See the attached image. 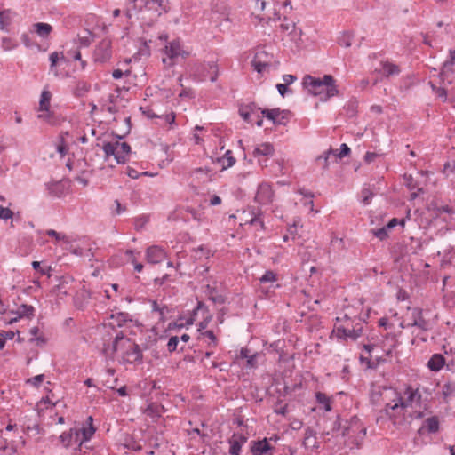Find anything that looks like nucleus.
Instances as JSON below:
<instances>
[{
    "label": "nucleus",
    "mask_w": 455,
    "mask_h": 455,
    "mask_svg": "<svg viewBox=\"0 0 455 455\" xmlns=\"http://www.w3.org/2000/svg\"><path fill=\"white\" fill-rule=\"evenodd\" d=\"M250 219L244 218V224L255 225L259 224L261 229H265L264 221L259 218L260 212L259 211L255 212V210H251L249 212Z\"/></svg>",
    "instance_id": "obj_28"
},
{
    "label": "nucleus",
    "mask_w": 455,
    "mask_h": 455,
    "mask_svg": "<svg viewBox=\"0 0 455 455\" xmlns=\"http://www.w3.org/2000/svg\"><path fill=\"white\" fill-rule=\"evenodd\" d=\"M362 335V325L357 323L356 327L349 328L339 327L337 328V336L344 339H350L352 340L357 339Z\"/></svg>",
    "instance_id": "obj_14"
},
{
    "label": "nucleus",
    "mask_w": 455,
    "mask_h": 455,
    "mask_svg": "<svg viewBox=\"0 0 455 455\" xmlns=\"http://www.w3.org/2000/svg\"><path fill=\"white\" fill-rule=\"evenodd\" d=\"M116 382H117L116 378H111V377L105 376L104 385L107 387L111 388V389L115 388Z\"/></svg>",
    "instance_id": "obj_52"
},
{
    "label": "nucleus",
    "mask_w": 455,
    "mask_h": 455,
    "mask_svg": "<svg viewBox=\"0 0 455 455\" xmlns=\"http://www.w3.org/2000/svg\"><path fill=\"white\" fill-rule=\"evenodd\" d=\"M46 234L49 236L55 238L56 241H62L65 243H70V239L65 234L59 233V232H57V231H55L53 229L47 230Z\"/></svg>",
    "instance_id": "obj_37"
},
{
    "label": "nucleus",
    "mask_w": 455,
    "mask_h": 455,
    "mask_svg": "<svg viewBox=\"0 0 455 455\" xmlns=\"http://www.w3.org/2000/svg\"><path fill=\"white\" fill-rule=\"evenodd\" d=\"M93 419L89 416L86 419L88 427L81 428H70L68 432L60 435V440L65 448H68L74 444L81 446L83 443L91 439L95 433V427L92 426Z\"/></svg>",
    "instance_id": "obj_3"
},
{
    "label": "nucleus",
    "mask_w": 455,
    "mask_h": 455,
    "mask_svg": "<svg viewBox=\"0 0 455 455\" xmlns=\"http://www.w3.org/2000/svg\"><path fill=\"white\" fill-rule=\"evenodd\" d=\"M445 363V359L441 354H435L431 356L427 363V366L431 371H438Z\"/></svg>",
    "instance_id": "obj_22"
},
{
    "label": "nucleus",
    "mask_w": 455,
    "mask_h": 455,
    "mask_svg": "<svg viewBox=\"0 0 455 455\" xmlns=\"http://www.w3.org/2000/svg\"><path fill=\"white\" fill-rule=\"evenodd\" d=\"M455 392V383H446L443 387V394L445 397L452 395Z\"/></svg>",
    "instance_id": "obj_48"
},
{
    "label": "nucleus",
    "mask_w": 455,
    "mask_h": 455,
    "mask_svg": "<svg viewBox=\"0 0 455 455\" xmlns=\"http://www.w3.org/2000/svg\"><path fill=\"white\" fill-rule=\"evenodd\" d=\"M436 212L437 214H440L442 212H445V213H453L454 211L451 207L448 206V205H443V206H440L436 209Z\"/></svg>",
    "instance_id": "obj_58"
},
{
    "label": "nucleus",
    "mask_w": 455,
    "mask_h": 455,
    "mask_svg": "<svg viewBox=\"0 0 455 455\" xmlns=\"http://www.w3.org/2000/svg\"><path fill=\"white\" fill-rule=\"evenodd\" d=\"M404 395L406 397L403 398V403L407 410L408 408L420 409L422 407L421 395L418 389H413L412 387H409L405 389ZM414 412L417 413L416 418L419 419L423 417L422 412L417 410H415Z\"/></svg>",
    "instance_id": "obj_8"
},
{
    "label": "nucleus",
    "mask_w": 455,
    "mask_h": 455,
    "mask_svg": "<svg viewBox=\"0 0 455 455\" xmlns=\"http://www.w3.org/2000/svg\"><path fill=\"white\" fill-rule=\"evenodd\" d=\"M283 80L284 82V84L288 85L295 82L297 80V77L293 75H283Z\"/></svg>",
    "instance_id": "obj_59"
},
{
    "label": "nucleus",
    "mask_w": 455,
    "mask_h": 455,
    "mask_svg": "<svg viewBox=\"0 0 455 455\" xmlns=\"http://www.w3.org/2000/svg\"><path fill=\"white\" fill-rule=\"evenodd\" d=\"M203 70L205 74H203L204 78L209 76L211 82H215L219 76L218 65L214 61H210L203 65Z\"/></svg>",
    "instance_id": "obj_18"
},
{
    "label": "nucleus",
    "mask_w": 455,
    "mask_h": 455,
    "mask_svg": "<svg viewBox=\"0 0 455 455\" xmlns=\"http://www.w3.org/2000/svg\"><path fill=\"white\" fill-rule=\"evenodd\" d=\"M383 411L395 425H401L405 422L407 409L403 403L401 395L392 387H385L383 393Z\"/></svg>",
    "instance_id": "obj_2"
},
{
    "label": "nucleus",
    "mask_w": 455,
    "mask_h": 455,
    "mask_svg": "<svg viewBox=\"0 0 455 455\" xmlns=\"http://www.w3.org/2000/svg\"><path fill=\"white\" fill-rule=\"evenodd\" d=\"M251 65L259 74L276 69L279 61L274 60V56L264 49L257 51L251 61Z\"/></svg>",
    "instance_id": "obj_5"
},
{
    "label": "nucleus",
    "mask_w": 455,
    "mask_h": 455,
    "mask_svg": "<svg viewBox=\"0 0 455 455\" xmlns=\"http://www.w3.org/2000/svg\"><path fill=\"white\" fill-rule=\"evenodd\" d=\"M13 212L9 208L0 206V219L8 220L12 218Z\"/></svg>",
    "instance_id": "obj_51"
},
{
    "label": "nucleus",
    "mask_w": 455,
    "mask_h": 455,
    "mask_svg": "<svg viewBox=\"0 0 455 455\" xmlns=\"http://www.w3.org/2000/svg\"><path fill=\"white\" fill-rule=\"evenodd\" d=\"M200 337H207L211 340V345L212 347L217 346V338L212 331H206L204 332H201Z\"/></svg>",
    "instance_id": "obj_49"
},
{
    "label": "nucleus",
    "mask_w": 455,
    "mask_h": 455,
    "mask_svg": "<svg viewBox=\"0 0 455 455\" xmlns=\"http://www.w3.org/2000/svg\"><path fill=\"white\" fill-rule=\"evenodd\" d=\"M17 44L10 37H4L2 39V47L4 51H10L14 49Z\"/></svg>",
    "instance_id": "obj_44"
},
{
    "label": "nucleus",
    "mask_w": 455,
    "mask_h": 455,
    "mask_svg": "<svg viewBox=\"0 0 455 455\" xmlns=\"http://www.w3.org/2000/svg\"><path fill=\"white\" fill-rule=\"evenodd\" d=\"M272 447L268 443L267 438H264L261 441H258L254 443V445L251 448L252 453L254 455H262L270 451Z\"/></svg>",
    "instance_id": "obj_23"
},
{
    "label": "nucleus",
    "mask_w": 455,
    "mask_h": 455,
    "mask_svg": "<svg viewBox=\"0 0 455 455\" xmlns=\"http://www.w3.org/2000/svg\"><path fill=\"white\" fill-rule=\"evenodd\" d=\"M15 334L12 331H0V337L6 342L7 339L11 340L14 338Z\"/></svg>",
    "instance_id": "obj_54"
},
{
    "label": "nucleus",
    "mask_w": 455,
    "mask_h": 455,
    "mask_svg": "<svg viewBox=\"0 0 455 455\" xmlns=\"http://www.w3.org/2000/svg\"><path fill=\"white\" fill-rule=\"evenodd\" d=\"M189 177L190 185L196 192L200 184H205L212 180L208 168H196L190 172Z\"/></svg>",
    "instance_id": "obj_11"
},
{
    "label": "nucleus",
    "mask_w": 455,
    "mask_h": 455,
    "mask_svg": "<svg viewBox=\"0 0 455 455\" xmlns=\"http://www.w3.org/2000/svg\"><path fill=\"white\" fill-rule=\"evenodd\" d=\"M352 37L353 35L351 33H345L340 39V44L345 47H349L352 44Z\"/></svg>",
    "instance_id": "obj_50"
},
{
    "label": "nucleus",
    "mask_w": 455,
    "mask_h": 455,
    "mask_svg": "<svg viewBox=\"0 0 455 455\" xmlns=\"http://www.w3.org/2000/svg\"><path fill=\"white\" fill-rule=\"evenodd\" d=\"M19 310H20V317H22V316L30 317V316H33V315H34V307L32 306L23 304L20 307Z\"/></svg>",
    "instance_id": "obj_40"
},
{
    "label": "nucleus",
    "mask_w": 455,
    "mask_h": 455,
    "mask_svg": "<svg viewBox=\"0 0 455 455\" xmlns=\"http://www.w3.org/2000/svg\"><path fill=\"white\" fill-rule=\"evenodd\" d=\"M429 433H435L439 429V421L436 417H431L425 420V425Z\"/></svg>",
    "instance_id": "obj_34"
},
{
    "label": "nucleus",
    "mask_w": 455,
    "mask_h": 455,
    "mask_svg": "<svg viewBox=\"0 0 455 455\" xmlns=\"http://www.w3.org/2000/svg\"><path fill=\"white\" fill-rule=\"evenodd\" d=\"M12 20V12L9 10L0 12V29L7 31L8 26Z\"/></svg>",
    "instance_id": "obj_30"
},
{
    "label": "nucleus",
    "mask_w": 455,
    "mask_h": 455,
    "mask_svg": "<svg viewBox=\"0 0 455 455\" xmlns=\"http://www.w3.org/2000/svg\"><path fill=\"white\" fill-rule=\"evenodd\" d=\"M275 149L271 143L265 142L261 143L260 145L257 146L252 152V155L254 157H257L259 159V164L260 165H263L262 160L260 159L261 156H272L274 155Z\"/></svg>",
    "instance_id": "obj_16"
},
{
    "label": "nucleus",
    "mask_w": 455,
    "mask_h": 455,
    "mask_svg": "<svg viewBox=\"0 0 455 455\" xmlns=\"http://www.w3.org/2000/svg\"><path fill=\"white\" fill-rule=\"evenodd\" d=\"M366 432L367 429L361 423L359 418L354 416L349 420L348 425L347 427H344L342 435L352 438L353 442L358 444L359 442L362 441L366 435Z\"/></svg>",
    "instance_id": "obj_7"
},
{
    "label": "nucleus",
    "mask_w": 455,
    "mask_h": 455,
    "mask_svg": "<svg viewBox=\"0 0 455 455\" xmlns=\"http://www.w3.org/2000/svg\"><path fill=\"white\" fill-rule=\"evenodd\" d=\"M372 196L373 193L369 188H364L362 190V202L364 204H370Z\"/></svg>",
    "instance_id": "obj_46"
},
{
    "label": "nucleus",
    "mask_w": 455,
    "mask_h": 455,
    "mask_svg": "<svg viewBox=\"0 0 455 455\" xmlns=\"http://www.w3.org/2000/svg\"><path fill=\"white\" fill-rule=\"evenodd\" d=\"M159 118H164L166 123H169L171 124H173L175 121V116L173 113L170 114V115H162V116H160Z\"/></svg>",
    "instance_id": "obj_62"
},
{
    "label": "nucleus",
    "mask_w": 455,
    "mask_h": 455,
    "mask_svg": "<svg viewBox=\"0 0 455 455\" xmlns=\"http://www.w3.org/2000/svg\"><path fill=\"white\" fill-rule=\"evenodd\" d=\"M164 251L159 246H151L147 250L146 257L148 263L157 264L165 258Z\"/></svg>",
    "instance_id": "obj_15"
},
{
    "label": "nucleus",
    "mask_w": 455,
    "mask_h": 455,
    "mask_svg": "<svg viewBox=\"0 0 455 455\" xmlns=\"http://www.w3.org/2000/svg\"><path fill=\"white\" fill-rule=\"evenodd\" d=\"M388 231L389 229L386 226H384L380 228L372 230V233L374 236H376L379 240H384L388 236Z\"/></svg>",
    "instance_id": "obj_41"
},
{
    "label": "nucleus",
    "mask_w": 455,
    "mask_h": 455,
    "mask_svg": "<svg viewBox=\"0 0 455 455\" xmlns=\"http://www.w3.org/2000/svg\"><path fill=\"white\" fill-rule=\"evenodd\" d=\"M199 313H202L203 315H209L207 307L202 301L197 302V305H196V308L193 310L191 316L187 320V324H193V323L196 321V316Z\"/></svg>",
    "instance_id": "obj_27"
},
{
    "label": "nucleus",
    "mask_w": 455,
    "mask_h": 455,
    "mask_svg": "<svg viewBox=\"0 0 455 455\" xmlns=\"http://www.w3.org/2000/svg\"><path fill=\"white\" fill-rule=\"evenodd\" d=\"M50 61H51V67H53L57 64V61L59 60V53L57 52H54L50 54Z\"/></svg>",
    "instance_id": "obj_64"
},
{
    "label": "nucleus",
    "mask_w": 455,
    "mask_h": 455,
    "mask_svg": "<svg viewBox=\"0 0 455 455\" xmlns=\"http://www.w3.org/2000/svg\"><path fill=\"white\" fill-rule=\"evenodd\" d=\"M85 36L78 37L81 46L88 47L92 42V33L89 30H85Z\"/></svg>",
    "instance_id": "obj_42"
},
{
    "label": "nucleus",
    "mask_w": 455,
    "mask_h": 455,
    "mask_svg": "<svg viewBox=\"0 0 455 455\" xmlns=\"http://www.w3.org/2000/svg\"><path fill=\"white\" fill-rule=\"evenodd\" d=\"M432 88L439 98H443L444 100H446L447 92L444 88L436 87L435 85H432Z\"/></svg>",
    "instance_id": "obj_55"
},
{
    "label": "nucleus",
    "mask_w": 455,
    "mask_h": 455,
    "mask_svg": "<svg viewBox=\"0 0 455 455\" xmlns=\"http://www.w3.org/2000/svg\"><path fill=\"white\" fill-rule=\"evenodd\" d=\"M261 114L274 124L276 118L282 114H286V111L280 108L262 109Z\"/></svg>",
    "instance_id": "obj_31"
},
{
    "label": "nucleus",
    "mask_w": 455,
    "mask_h": 455,
    "mask_svg": "<svg viewBox=\"0 0 455 455\" xmlns=\"http://www.w3.org/2000/svg\"><path fill=\"white\" fill-rule=\"evenodd\" d=\"M180 339L177 336H172L169 339L167 347L170 352H173L177 349Z\"/></svg>",
    "instance_id": "obj_47"
},
{
    "label": "nucleus",
    "mask_w": 455,
    "mask_h": 455,
    "mask_svg": "<svg viewBox=\"0 0 455 455\" xmlns=\"http://www.w3.org/2000/svg\"><path fill=\"white\" fill-rule=\"evenodd\" d=\"M52 93L48 90H44L41 93L39 107L37 110H47L51 108Z\"/></svg>",
    "instance_id": "obj_29"
},
{
    "label": "nucleus",
    "mask_w": 455,
    "mask_h": 455,
    "mask_svg": "<svg viewBox=\"0 0 455 455\" xmlns=\"http://www.w3.org/2000/svg\"><path fill=\"white\" fill-rule=\"evenodd\" d=\"M377 156L378 155L376 153L367 152L364 156V161L366 163H371L377 157Z\"/></svg>",
    "instance_id": "obj_63"
},
{
    "label": "nucleus",
    "mask_w": 455,
    "mask_h": 455,
    "mask_svg": "<svg viewBox=\"0 0 455 455\" xmlns=\"http://www.w3.org/2000/svg\"><path fill=\"white\" fill-rule=\"evenodd\" d=\"M276 89L282 97H284L285 93L288 92L287 85L284 84H276Z\"/></svg>",
    "instance_id": "obj_61"
},
{
    "label": "nucleus",
    "mask_w": 455,
    "mask_h": 455,
    "mask_svg": "<svg viewBox=\"0 0 455 455\" xmlns=\"http://www.w3.org/2000/svg\"><path fill=\"white\" fill-rule=\"evenodd\" d=\"M164 412V407L162 404L156 403H149L144 410V413L153 419L160 418Z\"/></svg>",
    "instance_id": "obj_21"
},
{
    "label": "nucleus",
    "mask_w": 455,
    "mask_h": 455,
    "mask_svg": "<svg viewBox=\"0 0 455 455\" xmlns=\"http://www.w3.org/2000/svg\"><path fill=\"white\" fill-rule=\"evenodd\" d=\"M280 28L282 31L293 35L292 39H295V37L301 33L300 31L299 33L296 32V25L293 21L283 22L281 24Z\"/></svg>",
    "instance_id": "obj_33"
},
{
    "label": "nucleus",
    "mask_w": 455,
    "mask_h": 455,
    "mask_svg": "<svg viewBox=\"0 0 455 455\" xmlns=\"http://www.w3.org/2000/svg\"><path fill=\"white\" fill-rule=\"evenodd\" d=\"M220 161L222 163L223 169H227L234 165L235 158L232 156V152L228 150Z\"/></svg>",
    "instance_id": "obj_35"
},
{
    "label": "nucleus",
    "mask_w": 455,
    "mask_h": 455,
    "mask_svg": "<svg viewBox=\"0 0 455 455\" xmlns=\"http://www.w3.org/2000/svg\"><path fill=\"white\" fill-rule=\"evenodd\" d=\"M102 149L105 153V157L108 158L113 156L118 164H124L126 162L125 156L117 152L116 142H107L103 145Z\"/></svg>",
    "instance_id": "obj_17"
},
{
    "label": "nucleus",
    "mask_w": 455,
    "mask_h": 455,
    "mask_svg": "<svg viewBox=\"0 0 455 455\" xmlns=\"http://www.w3.org/2000/svg\"><path fill=\"white\" fill-rule=\"evenodd\" d=\"M112 57L111 41L109 39L101 40L93 52V60L96 63L103 64L108 62Z\"/></svg>",
    "instance_id": "obj_9"
},
{
    "label": "nucleus",
    "mask_w": 455,
    "mask_h": 455,
    "mask_svg": "<svg viewBox=\"0 0 455 455\" xmlns=\"http://www.w3.org/2000/svg\"><path fill=\"white\" fill-rule=\"evenodd\" d=\"M315 440H316L315 432L312 428L307 427L305 430V436H304V442H303L304 445L315 447V443H316Z\"/></svg>",
    "instance_id": "obj_32"
},
{
    "label": "nucleus",
    "mask_w": 455,
    "mask_h": 455,
    "mask_svg": "<svg viewBox=\"0 0 455 455\" xmlns=\"http://www.w3.org/2000/svg\"><path fill=\"white\" fill-rule=\"evenodd\" d=\"M34 31L41 37L46 38L52 31V27L48 23L38 22L33 25Z\"/></svg>",
    "instance_id": "obj_25"
},
{
    "label": "nucleus",
    "mask_w": 455,
    "mask_h": 455,
    "mask_svg": "<svg viewBox=\"0 0 455 455\" xmlns=\"http://www.w3.org/2000/svg\"><path fill=\"white\" fill-rule=\"evenodd\" d=\"M211 319H212V315H205L204 319L202 322H200V323H199L198 331H202L203 330L206 329V327H207L209 322L211 321Z\"/></svg>",
    "instance_id": "obj_57"
},
{
    "label": "nucleus",
    "mask_w": 455,
    "mask_h": 455,
    "mask_svg": "<svg viewBox=\"0 0 455 455\" xmlns=\"http://www.w3.org/2000/svg\"><path fill=\"white\" fill-rule=\"evenodd\" d=\"M334 151H335L334 156H336L338 158H343L344 156H347L350 153V148L346 143H343L340 146L339 152H338V150H334Z\"/></svg>",
    "instance_id": "obj_45"
},
{
    "label": "nucleus",
    "mask_w": 455,
    "mask_h": 455,
    "mask_svg": "<svg viewBox=\"0 0 455 455\" xmlns=\"http://www.w3.org/2000/svg\"><path fill=\"white\" fill-rule=\"evenodd\" d=\"M168 312H169L168 307L165 305H162L160 309H159V311H158L159 320L160 321H164L165 315Z\"/></svg>",
    "instance_id": "obj_60"
},
{
    "label": "nucleus",
    "mask_w": 455,
    "mask_h": 455,
    "mask_svg": "<svg viewBox=\"0 0 455 455\" xmlns=\"http://www.w3.org/2000/svg\"><path fill=\"white\" fill-rule=\"evenodd\" d=\"M385 387H379V390H375L372 392L371 401L373 403H379L380 401L383 402V393Z\"/></svg>",
    "instance_id": "obj_43"
},
{
    "label": "nucleus",
    "mask_w": 455,
    "mask_h": 455,
    "mask_svg": "<svg viewBox=\"0 0 455 455\" xmlns=\"http://www.w3.org/2000/svg\"><path fill=\"white\" fill-rule=\"evenodd\" d=\"M39 114L37 115V118L41 121L50 124V125H57L60 123V118L56 116V114L50 109L47 110H38Z\"/></svg>",
    "instance_id": "obj_19"
},
{
    "label": "nucleus",
    "mask_w": 455,
    "mask_h": 455,
    "mask_svg": "<svg viewBox=\"0 0 455 455\" xmlns=\"http://www.w3.org/2000/svg\"><path fill=\"white\" fill-rule=\"evenodd\" d=\"M165 54L168 56V60L164 58L163 63L172 67L175 64L174 60L179 57L182 56L183 58H187L189 55V52L184 51L181 48L180 41H172L170 43L169 45L165 46Z\"/></svg>",
    "instance_id": "obj_10"
},
{
    "label": "nucleus",
    "mask_w": 455,
    "mask_h": 455,
    "mask_svg": "<svg viewBox=\"0 0 455 455\" xmlns=\"http://www.w3.org/2000/svg\"><path fill=\"white\" fill-rule=\"evenodd\" d=\"M48 190L51 195L60 197L65 195L66 186L63 181H57L48 184Z\"/></svg>",
    "instance_id": "obj_24"
},
{
    "label": "nucleus",
    "mask_w": 455,
    "mask_h": 455,
    "mask_svg": "<svg viewBox=\"0 0 455 455\" xmlns=\"http://www.w3.org/2000/svg\"><path fill=\"white\" fill-rule=\"evenodd\" d=\"M274 197L272 187L267 183H262L259 186L255 200L260 204H270Z\"/></svg>",
    "instance_id": "obj_13"
},
{
    "label": "nucleus",
    "mask_w": 455,
    "mask_h": 455,
    "mask_svg": "<svg viewBox=\"0 0 455 455\" xmlns=\"http://www.w3.org/2000/svg\"><path fill=\"white\" fill-rule=\"evenodd\" d=\"M398 223L401 225H404V220L402 219L401 220H398L396 218H393L388 221L386 227L390 230L391 228H395Z\"/></svg>",
    "instance_id": "obj_56"
},
{
    "label": "nucleus",
    "mask_w": 455,
    "mask_h": 455,
    "mask_svg": "<svg viewBox=\"0 0 455 455\" xmlns=\"http://www.w3.org/2000/svg\"><path fill=\"white\" fill-rule=\"evenodd\" d=\"M316 400L320 404L324 405L325 411H330L331 410L330 400L325 394L316 393Z\"/></svg>",
    "instance_id": "obj_38"
},
{
    "label": "nucleus",
    "mask_w": 455,
    "mask_h": 455,
    "mask_svg": "<svg viewBox=\"0 0 455 455\" xmlns=\"http://www.w3.org/2000/svg\"><path fill=\"white\" fill-rule=\"evenodd\" d=\"M336 81L331 75H324L322 78L307 75L303 78L302 84L315 96H319L322 100H327L339 94Z\"/></svg>",
    "instance_id": "obj_1"
},
{
    "label": "nucleus",
    "mask_w": 455,
    "mask_h": 455,
    "mask_svg": "<svg viewBox=\"0 0 455 455\" xmlns=\"http://www.w3.org/2000/svg\"><path fill=\"white\" fill-rule=\"evenodd\" d=\"M380 72L387 77L400 73V68L397 65L391 62H382V68Z\"/></svg>",
    "instance_id": "obj_26"
},
{
    "label": "nucleus",
    "mask_w": 455,
    "mask_h": 455,
    "mask_svg": "<svg viewBox=\"0 0 455 455\" xmlns=\"http://www.w3.org/2000/svg\"><path fill=\"white\" fill-rule=\"evenodd\" d=\"M44 374H39V375L35 376L32 379H29L28 380V382L32 383L36 387H38L44 381Z\"/></svg>",
    "instance_id": "obj_53"
},
{
    "label": "nucleus",
    "mask_w": 455,
    "mask_h": 455,
    "mask_svg": "<svg viewBox=\"0 0 455 455\" xmlns=\"http://www.w3.org/2000/svg\"><path fill=\"white\" fill-rule=\"evenodd\" d=\"M117 350H124L123 360L126 363H133L142 360V351L139 345L124 338L122 332L116 333L113 341L112 353Z\"/></svg>",
    "instance_id": "obj_4"
},
{
    "label": "nucleus",
    "mask_w": 455,
    "mask_h": 455,
    "mask_svg": "<svg viewBox=\"0 0 455 455\" xmlns=\"http://www.w3.org/2000/svg\"><path fill=\"white\" fill-rule=\"evenodd\" d=\"M408 314H410V316L404 318L400 323L402 328L417 327L422 331H427L431 328L429 321L423 316L422 309L408 307Z\"/></svg>",
    "instance_id": "obj_6"
},
{
    "label": "nucleus",
    "mask_w": 455,
    "mask_h": 455,
    "mask_svg": "<svg viewBox=\"0 0 455 455\" xmlns=\"http://www.w3.org/2000/svg\"><path fill=\"white\" fill-rule=\"evenodd\" d=\"M259 109L260 108H257L254 103H251L248 105L241 106L239 108V114L243 119L248 123H252L253 120L251 119V116H255L257 117L256 124L258 126H262L263 120L259 115Z\"/></svg>",
    "instance_id": "obj_12"
},
{
    "label": "nucleus",
    "mask_w": 455,
    "mask_h": 455,
    "mask_svg": "<svg viewBox=\"0 0 455 455\" xmlns=\"http://www.w3.org/2000/svg\"><path fill=\"white\" fill-rule=\"evenodd\" d=\"M116 149H117V152H120L121 155L124 156L125 159L127 160V156L131 152L130 145L126 142H122V143L116 142Z\"/></svg>",
    "instance_id": "obj_39"
},
{
    "label": "nucleus",
    "mask_w": 455,
    "mask_h": 455,
    "mask_svg": "<svg viewBox=\"0 0 455 455\" xmlns=\"http://www.w3.org/2000/svg\"><path fill=\"white\" fill-rule=\"evenodd\" d=\"M259 281L261 283H270V287H274V283L276 281V275L271 270L266 271L265 274L259 278Z\"/></svg>",
    "instance_id": "obj_36"
},
{
    "label": "nucleus",
    "mask_w": 455,
    "mask_h": 455,
    "mask_svg": "<svg viewBox=\"0 0 455 455\" xmlns=\"http://www.w3.org/2000/svg\"><path fill=\"white\" fill-rule=\"evenodd\" d=\"M247 438L243 435H234L232 439L229 441L230 449L229 453L231 455H240L242 444L246 443Z\"/></svg>",
    "instance_id": "obj_20"
}]
</instances>
